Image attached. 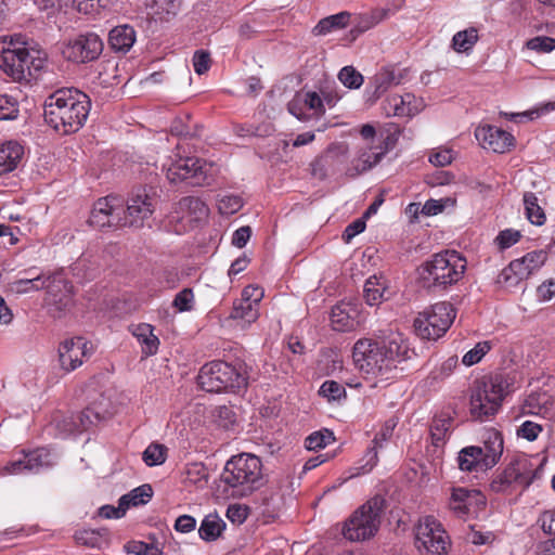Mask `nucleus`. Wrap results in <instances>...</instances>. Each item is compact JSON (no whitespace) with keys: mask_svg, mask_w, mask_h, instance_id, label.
<instances>
[{"mask_svg":"<svg viewBox=\"0 0 555 555\" xmlns=\"http://www.w3.org/2000/svg\"><path fill=\"white\" fill-rule=\"evenodd\" d=\"M334 440L335 437L333 433L328 429H324L323 431H315L309 435L306 438L305 446L308 450H318L321 448H325Z\"/></svg>","mask_w":555,"mask_h":555,"instance_id":"79ce46f5","label":"nucleus"},{"mask_svg":"<svg viewBox=\"0 0 555 555\" xmlns=\"http://www.w3.org/2000/svg\"><path fill=\"white\" fill-rule=\"evenodd\" d=\"M405 76V70L397 69L395 67H385L377 73L373 78L375 87L374 94L379 96L387 89L398 86Z\"/></svg>","mask_w":555,"mask_h":555,"instance_id":"bb28decb","label":"nucleus"},{"mask_svg":"<svg viewBox=\"0 0 555 555\" xmlns=\"http://www.w3.org/2000/svg\"><path fill=\"white\" fill-rule=\"evenodd\" d=\"M521 259L524 260V263L526 264L527 269H529L530 273L532 274L534 271L539 270L545 263L547 259V254L542 249L533 250L527 253L524 257H521Z\"/></svg>","mask_w":555,"mask_h":555,"instance_id":"603ef678","label":"nucleus"},{"mask_svg":"<svg viewBox=\"0 0 555 555\" xmlns=\"http://www.w3.org/2000/svg\"><path fill=\"white\" fill-rule=\"evenodd\" d=\"M132 334L142 344V352L145 356H152L157 352L159 339L154 335L152 325L146 323L138 324L133 327Z\"/></svg>","mask_w":555,"mask_h":555,"instance_id":"2f4dec72","label":"nucleus"},{"mask_svg":"<svg viewBox=\"0 0 555 555\" xmlns=\"http://www.w3.org/2000/svg\"><path fill=\"white\" fill-rule=\"evenodd\" d=\"M332 328L336 332H350L359 325L358 310L351 304L340 302L331 313Z\"/></svg>","mask_w":555,"mask_h":555,"instance_id":"4be33fe9","label":"nucleus"},{"mask_svg":"<svg viewBox=\"0 0 555 555\" xmlns=\"http://www.w3.org/2000/svg\"><path fill=\"white\" fill-rule=\"evenodd\" d=\"M350 13L340 12L322 18L313 28L314 35H326L335 29H340L347 26L350 20Z\"/></svg>","mask_w":555,"mask_h":555,"instance_id":"f704fd0d","label":"nucleus"},{"mask_svg":"<svg viewBox=\"0 0 555 555\" xmlns=\"http://www.w3.org/2000/svg\"><path fill=\"white\" fill-rule=\"evenodd\" d=\"M125 551L134 555H162L163 552L154 544H149L143 541H130L125 544Z\"/></svg>","mask_w":555,"mask_h":555,"instance_id":"09e8293b","label":"nucleus"},{"mask_svg":"<svg viewBox=\"0 0 555 555\" xmlns=\"http://www.w3.org/2000/svg\"><path fill=\"white\" fill-rule=\"evenodd\" d=\"M221 480L232 489L233 495L241 498L250 495L267 481L260 457L246 452L227 461Z\"/></svg>","mask_w":555,"mask_h":555,"instance_id":"f03ea898","label":"nucleus"},{"mask_svg":"<svg viewBox=\"0 0 555 555\" xmlns=\"http://www.w3.org/2000/svg\"><path fill=\"white\" fill-rule=\"evenodd\" d=\"M210 55L204 50H197L193 56L194 70L198 75L205 74L210 67Z\"/></svg>","mask_w":555,"mask_h":555,"instance_id":"680f3d73","label":"nucleus"},{"mask_svg":"<svg viewBox=\"0 0 555 555\" xmlns=\"http://www.w3.org/2000/svg\"><path fill=\"white\" fill-rule=\"evenodd\" d=\"M225 522L217 514H208L198 528L201 539L206 542L216 541L225 529Z\"/></svg>","mask_w":555,"mask_h":555,"instance_id":"7c9ffc66","label":"nucleus"},{"mask_svg":"<svg viewBox=\"0 0 555 555\" xmlns=\"http://www.w3.org/2000/svg\"><path fill=\"white\" fill-rule=\"evenodd\" d=\"M555 109V101L546 102L534 109L525 112V113H512V114H505L506 117H508L509 120L517 121L519 118L528 117L530 119H533L535 117H539L543 114L550 113L551 111Z\"/></svg>","mask_w":555,"mask_h":555,"instance_id":"3c124183","label":"nucleus"},{"mask_svg":"<svg viewBox=\"0 0 555 555\" xmlns=\"http://www.w3.org/2000/svg\"><path fill=\"white\" fill-rule=\"evenodd\" d=\"M529 50L538 53H550L555 50V38L547 36H537L526 42Z\"/></svg>","mask_w":555,"mask_h":555,"instance_id":"8fccbe9b","label":"nucleus"},{"mask_svg":"<svg viewBox=\"0 0 555 555\" xmlns=\"http://www.w3.org/2000/svg\"><path fill=\"white\" fill-rule=\"evenodd\" d=\"M459 468L462 472H486V464L482 457V451L479 446H469L463 448L457 456Z\"/></svg>","mask_w":555,"mask_h":555,"instance_id":"a878e982","label":"nucleus"},{"mask_svg":"<svg viewBox=\"0 0 555 555\" xmlns=\"http://www.w3.org/2000/svg\"><path fill=\"white\" fill-rule=\"evenodd\" d=\"M480 449L486 468L494 467L503 454L504 441L502 434L493 428L488 429L483 435Z\"/></svg>","mask_w":555,"mask_h":555,"instance_id":"5701e85b","label":"nucleus"},{"mask_svg":"<svg viewBox=\"0 0 555 555\" xmlns=\"http://www.w3.org/2000/svg\"><path fill=\"white\" fill-rule=\"evenodd\" d=\"M135 30L130 25H119L108 33V47L115 53L126 54L135 42Z\"/></svg>","mask_w":555,"mask_h":555,"instance_id":"b1692460","label":"nucleus"},{"mask_svg":"<svg viewBox=\"0 0 555 555\" xmlns=\"http://www.w3.org/2000/svg\"><path fill=\"white\" fill-rule=\"evenodd\" d=\"M41 465L39 462V456L37 453H29L24 456V459L12 462L8 467V470L12 474L22 473L24 470H36Z\"/></svg>","mask_w":555,"mask_h":555,"instance_id":"a18cd8bd","label":"nucleus"},{"mask_svg":"<svg viewBox=\"0 0 555 555\" xmlns=\"http://www.w3.org/2000/svg\"><path fill=\"white\" fill-rule=\"evenodd\" d=\"M453 160L451 150H441L430 155L429 162L437 167H444L450 165Z\"/></svg>","mask_w":555,"mask_h":555,"instance_id":"338daca9","label":"nucleus"},{"mask_svg":"<svg viewBox=\"0 0 555 555\" xmlns=\"http://www.w3.org/2000/svg\"><path fill=\"white\" fill-rule=\"evenodd\" d=\"M258 318L259 308L242 299H237L233 302L232 310L229 314V319L235 321L242 328L251 324Z\"/></svg>","mask_w":555,"mask_h":555,"instance_id":"cd10ccee","label":"nucleus"},{"mask_svg":"<svg viewBox=\"0 0 555 555\" xmlns=\"http://www.w3.org/2000/svg\"><path fill=\"white\" fill-rule=\"evenodd\" d=\"M24 156V147L15 142L9 141L0 145V176L14 171L21 164Z\"/></svg>","mask_w":555,"mask_h":555,"instance_id":"393cba45","label":"nucleus"},{"mask_svg":"<svg viewBox=\"0 0 555 555\" xmlns=\"http://www.w3.org/2000/svg\"><path fill=\"white\" fill-rule=\"evenodd\" d=\"M103 420V415L92 406L85 409L79 415L78 428L88 429L91 425Z\"/></svg>","mask_w":555,"mask_h":555,"instance_id":"13d9d810","label":"nucleus"},{"mask_svg":"<svg viewBox=\"0 0 555 555\" xmlns=\"http://www.w3.org/2000/svg\"><path fill=\"white\" fill-rule=\"evenodd\" d=\"M126 512H127L126 500L120 498L118 500V506L103 505L102 507L99 508L98 514H99V516L106 518V519H112V518L118 519V518H121L122 516H125Z\"/></svg>","mask_w":555,"mask_h":555,"instance_id":"864d4df0","label":"nucleus"},{"mask_svg":"<svg viewBox=\"0 0 555 555\" xmlns=\"http://www.w3.org/2000/svg\"><path fill=\"white\" fill-rule=\"evenodd\" d=\"M415 96L411 93L404 95H392L389 105L396 116H412L418 112L417 105H413Z\"/></svg>","mask_w":555,"mask_h":555,"instance_id":"c9c22d12","label":"nucleus"},{"mask_svg":"<svg viewBox=\"0 0 555 555\" xmlns=\"http://www.w3.org/2000/svg\"><path fill=\"white\" fill-rule=\"evenodd\" d=\"M522 281H525V279L520 276L518 278L516 270L509 271V264L502 270L496 280L499 284L504 285L507 288L516 287Z\"/></svg>","mask_w":555,"mask_h":555,"instance_id":"052dcab7","label":"nucleus"},{"mask_svg":"<svg viewBox=\"0 0 555 555\" xmlns=\"http://www.w3.org/2000/svg\"><path fill=\"white\" fill-rule=\"evenodd\" d=\"M475 137L483 149L495 153H505L515 143V138L509 132L490 125L478 127Z\"/></svg>","mask_w":555,"mask_h":555,"instance_id":"6ab92c4d","label":"nucleus"},{"mask_svg":"<svg viewBox=\"0 0 555 555\" xmlns=\"http://www.w3.org/2000/svg\"><path fill=\"white\" fill-rule=\"evenodd\" d=\"M153 496V489L151 485H142L140 487L134 488L129 493L121 495V499L126 500L127 509L130 506H138L141 504H146Z\"/></svg>","mask_w":555,"mask_h":555,"instance_id":"58836bf2","label":"nucleus"},{"mask_svg":"<svg viewBox=\"0 0 555 555\" xmlns=\"http://www.w3.org/2000/svg\"><path fill=\"white\" fill-rule=\"evenodd\" d=\"M155 210V198L146 188L137 189L120 210L121 227L142 228Z\"/></svg>","mask_w":555,"mask_h":555,"instance_id":"4468645a","label":"nucleus"},{"mask_svg":"<svg viewBox=\"0 0 555 555\" xmlns=\"http://www.w3.org/2000/svg\"><path fill=\"white\" fill-rule=\"evenodd\" d=\"M194 294L191 288H183L180 291L175 299L173 307H176L179 311H190L193 308Z\"/></svg>","mask_w":555,"mask_h":555,"instance_id":"6e6d98bb","label":"nucleus"},{"mask_svg":"<svg viewBox=\"0 0 555 555\" xmlns=\"http://www.w3.org/2000/svg\"><path fill=\"white\" fill-rule=\"evenodd\" d=\"M544 533L555 535V511H545L538 520Z\"/></svg>","mask_w":555,"mask_h":555,"instance_id":"69168bd1","label":"nucleus"},{"mask_svg":"<svg viewBox=\"0 0 555 555\" xmlns=\"http://www.w3.org/2000/svg\"><path fill=\"white\" fill-rule=\"evenodd\" d=\"M466 270V260L455 250L436 254L423 263L420 279L427 289H446L457 283Z\"/></svg>","mask_w":555,"mask_h":555,"instance_id":"7ed1b4c3","label":"nucleus"},{"mask_svg":"<svg viewBox=\"0 0 555 555\" xmlns=\"http://www.w3.org/2000/svg\"><path fill=\"white\" fill-rule=\"evenodd\" d=\"M505 396L501 378H481L470 388L469 412L473 418L485 421L498 413Z\"/></svg>","mask_w":555,"mask_h":555,"instance_id":"423d86ee","label":"nucleus"},{"mask_svg":"<svg viewBox=\"0 0 555 555\" xmlns=\"http://www.w3.org/2000/svg\"><path fill=\"white\" fill-rule=\"evenodd\" d=\"M490 341H480L463 356L462 362L466 366H472L478 363L490 351Z\"/></svg>","mask_w":555,"mask_h":555,"instance_id":"de8ad7c7","label":"nucleus"},{"mask_svg":"<svg viewBox=\"0 0 555 555\" xmlns=\"http://www.w3.org/2000/svg\"><path fill=\"white\" fill-rule=\"evenodd\" d=\"M166 176L175 184L189 181L191 185H201L206 180L203 163L196 157H179L168 166Z\"/></svg>","mask_w":555,"mask_h":555,"instance_id":"2eb2a0df","label":"nucleus"},{"mask_svg":"<svg viewBox=\"0 0 555 555\" xmlns=\"http://www.w3.org/2000/svg\"><path fill=\"white\" fill-rule=\"evenodd\" d=\"M11 289L16 294L47 289L51 300L60 309H66L72 305L73 285L61 275L37 274L31 278H22L11 283Z\"/></svg>","mask_w":555,"mask_h":555,"instance_id":"0eeeda50","label":"nucleus"},{"mask_svg":"<svg viewBox=\"0 0 555 555\" xmlns=\"http://www.w3.org/2000/svg\"><path fill=\"white\" fill-rule=\"evenodd\" d=\"M251 229L248 225L238 228L232 235V244L238 248L244 247L249 241Z\"/></svg>","mask_w":555,"mask_h":555,"instance_id":"774afa93","label":"nucleus"},{"mask_svg":"<svg viewBox=\"0 0 555 555\" xmlns=\"http://www.w3.org/2000/svg\"><path fill=\"white\" fill-rule=\"evenodd\" d=\"M92 347L82 337H74L64 340L59 347V360L61 367L70 372L80 366L83 358L91 354Z\"/></svg>","mask_w":555,"mask_h":555,"instance_id":"a211bd4d","label":"nucleus"},{"mask_svg":"<svg viewBox=\"0 0 555 555\" xmlns=\"http://www.w3.org/2000/svg\"><path fill=\"white\" fill-rule=\"evenodd\" d=\"M263 298V289L259 286L248 285L242 292V297L240 299L251 304L255 307L259 308V302Z\"/></svg>","mask_w":555,"mask_h":555,"instance_id":"e2e57ef3","label":"nucleus"},{"mask_svg":"<svg viewBox=\"0 0 555 555\" xmlns=\"http://www.w3.org/2000/svg\"><path fill=\"white\" fill-rule=\"evenodd\" d=\"M522 201L527 219L534 225L544 224L546 217L543 208L539 205L537 195L532 192H526Z\"/></svg>","mask_w":555,"mask_h":555,"instance_id":"72a5a7b5","label":"nucleus"},{"mask_svg":"<svg viewBox=\"0 0 555 555\" xmlns=\"http://www.w3.org/2000/svg\"><path fill=\"white\" fill-rule=\"evenodd\" d=\"M16 113V101L12 96L0 94V120L12 119Z\"/></svg>","mask_w":555,"mask_h":555,"instance_id":"4d7b16f0","label":"nucleus"},{"mask_svg":"<svg viewBox=\"0 0 555 555\" xmlns=\"http://www.w3.org/2000/svg\"><path fill=\"white\" fill-rule=\"evenodd\" d=\"M208 216V207L198 197L185 196L176 203L166 217L167 227L176 234L192 230Z\"/></svg>","mask_w":555,"mask_h":555,"instance_id":"9d476101","label":"nucleus"},{"mask_svg":"<svg viewBox=\"0 0 555 555\" xmlns=\"http://www.w3.org/2000/svg\"><path fill=\"white\" fill-rule=\"evenodd\" d=\"M365 218H360L351 222L347 228L345 229L343 233V240L346 243H349L356 235L362 233L365 230Z\"/></svg>","mask_w":555,"mask_h":555,"instance_id":"0e129e2a","label":"nucleus"},{"mask_svg":"<svg viewBox=\"0 0 555 555\" xmlns=\"http://www.w3.org/2000/svg\"><path fill=\"white\" fill-rule=\"evenodd\" d=\"M339 81L349 89H358L363 83V76L352 66H345L338 73Z\"/></svg>","mask_w":555,"mask_h":555,"instance_id":"37998d69","label":"nucleus"},{"mask_svg":"<svg viewBox=\"0 0 555 555\" xmlns=\"http://www.w3.org/2000/svg\"><path fill=\"white\" fill-rule=\"evenodd\" d=\"M339 163V157L328 149L312 162L311 173L319 180H324L330 173L335 172Z\"/></svg>","mask_w":555,"mask_h":555,"instance_id":"c756f323","label":"nucleus"},{"mask_svg":"<svg viewBox=\"0 0 555 555\" xmlns=\"http://www.w3.org/2000/svg\"><path fill=\"white\" fill-rule=\"evenodd\" d=\"M455 317L456 310L450 302H437L418 313L414 320V328L423 339L436 340L450 328Z\"/></svg>","mask_w":555,"mask_h":555,"instance_id":"6e6552de","label":"nucleus"},{"mask_svg":"<svg viewBox=\"0 0 555 555\" xmlns=\"http://www.w3.org/2000/svg\"><path fill=\"white\" fill-rule=\"evenodd\" d=\"M385 508L386 501L382 495H375L367 500L345 521L344 537L352 542L373 538L379 529Z\"/></svg>","mask_w":555,"mask_h":555,"instance_id":"39448f33","label":"nucleus"},{"mask_svg":"<svg viewBox=\"0 0 555 555\" xmlns=\"http://www.w3.org/2000/svg\"><path fill=\"white\" fill-rule=\"evenodd\" d=\"M319 395L328 401H338L346 398V389L336 380H325L319 389Z\"/></svg>","mask_w":555,"mask_h":555,"instance_id":"c03bdc74","label":"nucleus"},{"mask_svg":"<svg viewBox=\"0 0 555 555\" xmlns=\"http://www.w3.org/2000/svg\"><path fill=\"white\" fill-rule=\"evenodd\" d=\"M91 108L90 98L76 88H62L44 101L46 122L61 134L79 131L87 121Z\"/></svg>","mask_w":555,"mask_h":555,"instance_id":"f257e3e1","label":"nucleus"},{"mask_svg":"<svg viewBox=\"0 0 555 555\" xmlns=\"http://www.w3.org/2000/svg\"><path fill=\"white\" fill-rule=\"evenodd\" d=\"M451 417L435 418L430 425V437L434 446L439 447L444 442L447 433L451 427Z\"/></svg>","mask_w":555,"mask_h":555,"instance_id":"ea45409f","label":"nucleus"},{"mask_svg":"<svg viewBox=\"0 0 555 555\" xmlns=\"http://www.w3.org/2000/svg\"><path fill=\"white\" fill-rule=\"evenodd\" d=\"M106 537V529H83L75 533L77 543L89 547H100Z\"/></svg>","mask_w":555,"mask_h":555,"instance_id":"4c0bfd02","label":"nucleus"},{"mask_svg":"<svg viewBox=\"0 0 555 555\" xmlns=\"http://www.w3.org/2000/svg\"><path fill=\"white\" fill-rule=\"evenodd\" d=\"M416 547L424 550L427 555H446L450 539L441 524L433 516L420 520L415 534Z\"/></svg>","mask_w":555,"mask_h":555,"instance_id":"9b49d317","label":"nucleus"},{"mask_svg":"<svg viewBox=\"0 0 555 555\" xmlns=\"http://www.w3.org/2000/svg\"><path fill=\"white\" fill-rule=\"evenodd\" d=\"M244 205L243 198L238 195H223L218 201V209L221 215H233Z\"/></svg>","mask_w":555,"mask_h":555,"instance_id":"49530a36","label":"nucleus"},{"mask_svg":"<svg viewBox=\"0 0 555 555\" xmlns=\"http://www.w3.org/2000/svg\"><path fill=\"white\" fill-rule=\"evenodd\" d=\"M103 49V40L98 34L85 33L69 39L64 44L62 54L69 62L85 64L98 60Z\"/></svg>","mask_w":555,"mask_h":555,"instance_id":"ddd939ff","label":"nucleus"},{"mask_svg":"<svg viewBox=\"0 0 555 555\" xmlns=\"http://www.w3.org/2000/svg\"><path fill=\"white\" fill-rule=\"evenodd\" d=\"M167 448L164 444L151 443L142 454L147 466L160 465L166 461Z\"/></svg>","mask_w":555,"mask_h":555,"instance_id":"a19ab883","label":"nucleus"},{"mask_svg":"<svg viewBox=\"0 0 555 555\" xmlns=\"http://www.w3.org/2000/svg\"><path fill=\"white\" fill-rule=\"evenodd\" d=\"M122 205L120 199L113 196L100 198L95 202L89 217V224L95 229L121 227Z\"/></svg>","mask_w":555,"mask_h":555,"instance_id":"dca6fc26","label":"nucleus"},{"mask_svg":"<svg viewBox=\"0 0 555 555\" xmlns=\"http://www.w3.org/2000/svg\"><path fill=\"white\" fill-rule=\"evenodd\" d=\"M387 292L386 280L383 276L373 275L364 284L363 296L367 305L376 306L388 299Z\"/></svg>","mask_w":555,"mask_h":555,"instance_id":"c85d7f7f","label":"nucleus"},{"mask_svg":"<svg viewBox=\"0 0 555 555\" xmlns=\"http://www.w3.org/2000/svg\"><path fill=\"white\" fill-rule=\"evenodd\" d=\"M287 109L300 121L320 118L325 114L323 100L315 91L297 92L288 102Z\"/></svg>","mask_w":555,"mask_h":555,"instance_id":"f3484780","label":"nucleus"},{"mask_svg":"<svg viewBox=\"0 0 555 555\" xmlns=\"http://www.w3.org/2000/svg\"><path fill=\"white\" fill-rule=\"evenodd\" d=\"M352 358L357 367L366 374L384 376L389 373V361L384 357L382 341L359 339L353 346Z\"/></svg>","mask_w":555,"mask_h":555,"instance_id":"f8f14e48","label":"nucleus"},{"mask_svg":"<svg viewBox=\"0 0 555 555\" xmlns=\"http://www.w3.org/2000/svg\"><path fill=\"white\" fill-rule=\"evenodd\" d=\"M28 49L5 50L0 54V68L16 81H29V67L27 63Z\"/></svg>","mask_w":555,"mask_h":555,"instance_id":"aec40b11","label":"nucleus"},{"mask_svg":"<svg viewBox=\"0 0 555 555\" xmlns=\"http://www.w3.org/2000/svg\"><path fill=\"white\" fill-rule=\"evenodd\" d=\"M478 495L479 493L475 490L469 491L464 488H454L449 506L459 517H463L468 513L473 499Z\"/></svg>","mask_w":555,"mask_h":555,"instance_id":"473e14b6","label":"nucleus"},{"mask_svg":"<svg viewBox=\"0 0 555 555\" xmlns=\"http://www.w3.org/2000/svg\"><path fill=\"white\" fill-rule=\"evenodd\" d=\"M543 462L534 467L530 457L516 455L504 470L491 481L490 488L496 493L505 492L513 483L528 488L535 478H539Z\"/></svg>","mask_w":555,"mask_h":555,"instance_id":"1a4fd4ad","label":"nucleus"},{"mask_svg":"<svg viewBox=\"0 0 555 555\" xmlns=\"http://www.w3.org/2000/svg\"><path fill=\"white\" fill-rule=\"evenodd\" d=\"M247 379L243 363L231 364L220 360L204 364L197 375V383L203 390L217 393L244 389Z\"/></svg>","mask_w":555,"mask_h":555,"instance_id":"20e7f679","label":"nucleus"},{"mask_svg":"<svg viewBox=\"0 0 555 555\" xmlns=\"http://www.w3.org/2000/svg\"><path fill=\"white\" fill-rule=\"evenodd\" d=\"M521 237V234L517 230L506 229L501 231L495 237V243L499 245L500 249H506L511 246L515 245Z\"/></svg>","mask_w":555,"mask_h":555,"instance_id":"5fc2aeb1","label":"nucleus"},{"mask_svg":"<svg viewBox=\"0 0 555 555\" xmlns=\"http://www.w3.org/2000/svg\"><path fill=\"white\" fill-rule=\"evenodd\" d=\"M541 431V425L531 421H526L517 429V435L524 439H527L528 441H534Z\"/></svg>","mask_w":555,"mask_h":555,"instance_id":"bf43d9fd","label":"nucleus"},{"mask_svg":"<svg viewBox=\"0 0 555 555\" xmlns=\"http://www.w3.org/2000/svg\"><path fill=\"white\" fill-rule=\"evenodd\" d=\"M478 40V31L470 27L465 30L457 31L452 38V48L456 52H467Z\"/></svg>","mask_w":555,"mask_h":555,"instance_id":"e433bc0d","label":"nucleus"},{"mask_svg":"<svg viewBox=\"0 0 555 555\" xmlns=\"http://www.w3.org/2000/svg\"><path fill=\"white\" fill-rule=\"evenodd\" d=\"M382 348L385 359L389 361L387 363L389 372L396 369L398 363L409 360L415 354L401 333H390L382 339Z\"/></svg>","mask_w":555,"mask_h":555,"instance_id":"412c9836","label":"nucleus"}]
</instances>
